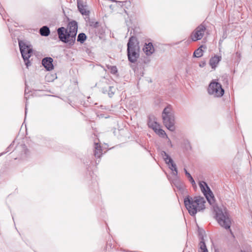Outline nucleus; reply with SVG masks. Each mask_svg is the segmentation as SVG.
Listing matches in <instances>:
<instances>
[{"instance_id": "f257e3e1", "label": "nucleus", "mask_w": 252, "mask_h": 252, "mask_svg": "<svg viewBox=\"0 0 252 252\" xmlns=\"http://www.w3.org/2000/svg\"><path fill=\"white\" fill-rule=\"evenodd\" d=\"M199 185L201 191L205 196L206 199L213 207L216 213V218L219 224L226 229H229L231 224V220L226 208L223 206L220 207L215 206V199L214 194L206 182H200Z\"/></svg>"}, {"instance_id": "f03ea898", "label": "nucleus", "mask_w": 252, "mask_h": 252, "mask_svg": "<svg viewBox=\"0 0 252 252\" xmlns=\"http://www.w3.org/2000/svg\"><path fill=\"white\" fill-rule=\"evenodd\" d=\"M77 29V23L75 21L70 22L67 29L61 27L58 29L59 38L63 42L67 43L69 46H72L75 42Z\"/></svg>"}, {"instance_id": "7ed1b4c3", "label": "nucleus", "mask_w": 252, "mask_h": 252, "mask_svg": "<svg viewBox=\"0 0 252 252\" xmlns=\"http://www.w3.org/2000/svg\"><path fill=\"white\" fill-rule=\"evenodd\" d=\"M206 199L200 196L191 197L188 196L184 198V204L190 215L195 216L198 212L205 208Z\"/></svg>"}, {"instance_id": "20e7f679", "label": "nucleus", "mask_w": 252, "mask_h": 252, "mask_svg": "<svg viewBox=\"0 0 252 252\" xmlns=\"http://www.w3.org/2000/svg\"><path fill=\"white\" fill-rule=\"evenodd\" d=\"M163 124L170 131H175L176 127L174 112L170 105L166 107L162 113Z\"/></svg>"}, {"instance_id": "39448f33", "label": "nucleus", "mask_w": 252, "mask_h": 252, "mask_svg": "<svg viewBox=\"0 0 252 252\" xmlns=\"http://www.w3.org/2000/svg\"><path fill=\"white\" fill-rule=\"evenodd\" d=\"M127 56L129 61L134 63L139 58V48L136 37L131 36L127 43Z\"/></svg>"}, {"instance_id": "423d86ee", "label": "nucleus", "mask_w": 252, "mask_h": 252, "mask_svg": "<svg viewBox=\"0 0 252 252\" xmlns=\"http://www.w3.org/2000/svg\"><path fill=\"white\" fill-rule=\"evenodd\" d=\"M18 43L22 56L28 67L30 64L29 59L32 52L31 45L28 43L22 40H19Z\"/></svg>"}, {"instance_id": "0eeeda50", "label": "nucleus", "mask_w": 252, "mask_h": 252, "mask_svg": "<svg viewBox=\"0 0 252 252\" xmlns=\"http://www.w3.org/2000/svg\"><path fill=\"white\" fill-rule=\"evenodd\" d=\"M208 93L216 97H221L224 94V90L220 84L216 81H212L209 84L208 89Z\"/></svg>"}, {"instance_id": "6e6552de", "label": "nucleus", "mask_w": 252, "mask_h": 252, "mask_svg": "<svg viewBox=\"0 0 252 252\" xmlns=\"http://www.w3.org/2000/svg\"><path fill=\"white\" fill-rule=\"evenodd\" d=\"M206 31L205 27L202 24L198 26L191 33L190 38L193 41L202 39Z\"/></svg>"}, {"instance_id": "1a4fd4ad", "label": "nucleus", "mask_w": 252, "mask_h": 252, "mask_svg": "<svg viewBox=\"0 0 252 252\" xmlns=\"http://www.w3.org/2000/svg\"><path fill=\"white\" fill-rule=\"evenodd\" d=\"M161 155L166 163L169 166V168L172 171L173 175L177 176L178 174L177 168L176 167V165L174 163L172 159L164 151H162L161 152Z\"/></svg>"}, {"instance_id": "9d476101", "label": "nucleus", "mask_w": 252, "mask_h": 252, "mask_svg": "<svg viewBox=\"0 0 252 252\" xmlns=\"http://www.w3.org/2000/svg\"><path fill=\"white\" fill-rule=\"evenodd\" d=\"M53 60L51 57H46L44 58L42 61V63L44 67L48 71L53 69Z\"/></svg>"}, {"instance_id": "9b49d317", "label": "nucleus", "mask_w": 252, "mask_h": 252, "mask_svg": "<svg viewBox=\"0 0 252 252\" xmlns=\"http://www.w3.org/2000/svg\"><path fill=\"white\" fill-rule=\"evenodd\" d=\"M154 48L152 43H146L144 48L143 51L147 55H151L154 52Z\"/></svg>"}, {"instance_id": "f8f14e48", "label": "nucleus", "mask_w": 252, "mask_h": 252, "mask_svg": "<svg viewBox=\"0 0 252 252\" xmlns=\"http://www.w3.org/2000/svg\"><path fill=\"white\" fill-rule=\"evenodd\" d=\"M220 60L221 57L220 56H215L212 57L210 60L209 62V64L211 66L212 68L215 69Z\"/></svg>"}, {"instance_id": "ddd939ff", "label": "nucleus", "mask_w": 252, "mask_h": 252, "mask_svg": "<svg viewBox=\"0 0 252 252\" xmlns=\"http://www.w3.org/2000/svg\"><path fill=\"white\" fill-rule=\"evenodd\" d=\"M77 7L79 11L83 15H87L88 11L86 8V6L84 5L83 2L80 0H77Z\"/></svg>"}, {"instance_id": "4468645a", "label": "nucleus", "mask_w": 252, "mask_h": 252, "mask_svg": "<svg viewBox=\"0 0 252 252\" xmlns=\"http://www.w3.org/2000/svg\"><path fill=\"white\" fill-rule=\"evenodd\" d=\"M39 33L42 36H47L50 34V31L47 26H44L40 28Z\"/></svg>"}, {"instance_id": "2eb2a0df", "label": "nucleus", "mask_w": 252, "mask_h": 252, "mask_svg": "<svg viewBox=\"0 0 252 252\" xmlns=\"http://www.w3.org/2000/svg\"><path fill=\"white\" fill-rule=\"evenodd\" d=\"M94 153L95 157L100 158L101 155V148L99 144L97 143H94Z\"/></svg>"}, {"instance_id": "dca6fc26", "label": "nucleus", "mask_w": 252, "mask_h": 252, "mask_svg": "<svg viewBox=\"0 0 252 252\" xmlns=\"http://www.w3.org/2000/svg\"><path fill=\"white\" fill-rule=\"evenodd\" d=\"M199 246L200 249L199 252H208V250L205 244L203 237L201 238Z\"/></svg>"}, {"instance_id": "f3484780", "label": "nucleus", "mask_w": 252, "mask_h": 252, "mask_svg": "<svg viewBox=\"0 0 252 252\" xmlns=\"http://www.w3.org/2000/svg\"><path fill=\"white\" fill-rule=\"evenodd\" d=\"M203 47V45L201 46L200 47H199L197 49H196L194 53L193 56L195 57L196 58H199L202 56L203 55V50L202 49V48Z\"/></svg>"}, {"instance_id": "a211bd4d", "label": "nucleus", "mask_w": 252, "mask_h": 252, "mask_svg": "<svg viewBox=\"0 0 252 252\" xmlns=\"http://www.w3.org/2000/svg\"><path fill=\"white\" fill-rule=\"evenodd\" d=\"M86 38L87 36L85 33H81L78 34L77 40V41L83 43L86 39Z\"/></svg>"}, {"instance_id": "6ab92c4d", "label": "nucleus", "mask_w": 252, "mask_h": 252, "mask_svg": "<svg viewBox=\"0 0 252 252\" xmlns=\"http://www.w3.org/2000/svg\"><path fill=\"white\" fill-rule=\"evenodd\" d=\"M106 67L108 70H110L112 74H116L118 72L117 68L116 66H111L110 65H107Z\"/></svg>"}, {"instance_id": "aec40b11", "label": "nucleus", "mask_w": 252, "mask_h": 252, "mask_svg": "<svg viewBox=\"0 0 252 252\" xmlns=\"http://www.w3.org/2000/svg\"><path fill=\"white\" fill-rule=\"evenodd\" d=\"M156 133L161 137H165L166 139H168V137L166 135L164 130L162 129L161 128H159L157 132Z\"/></svg>"}, {"instance_id": "412c9836", "label": "nucleus", "mask_w": 252, "mask_h": 252, "mask_svg": "<svg viewBox=\"0 0 252 252\" xmlns=\"http://www.w3.org/2000/svg\"><path fill=\"white\" fill-rule=\"evenodd\" d=\"M115 91L116 89L112 86H110L109 87V90L108 91H106V92H108V94L110 97H112L114 95V94L115 93Z\"/></svg>"}, {"instance_id": "4be33fe9", "label": "nucleus", "mask_w": 252, "mask_h": 252, "mask_svg": "<svg viewBox=\"0 0 252 252\" xmlns=\"http://www.w3.org/2000/svg\"><path fill=\"white\" fill-rule=\"evenodd\" d=\"M157 124L158 123L157 122L153 121L151 119H149L148 123V126L151 128H153L154 127L156 126Z\"/></svg>"}, {"instance_id": "5701e85b", "label": "nucleus", "mask_w": 252, "mask_h": 252, "mask_svg": "<svg viewBox=\"0 0 252 252\" xmlns=\"http://www.w3.org/2000/svg\"><path fill=\"white\" fill-rule=\"evenodd\" d=\"M184 171L185 172V174H186V175L187 176V177L188 178L189 181L191 179H192L193 178L192 177V176H191V175L189 173L187 169L186 168H184Z\"/></svg>"}, {"instance_id": "b1692460", "label": "nucleus", "mask_w": 252, "mask_h": 252, "mask_svg": "<svg viewBox=\"0 0 252 252\" xmlns=\"http://www.w3.org/2000/svg\"><path fill=\"white\" fill-rule=\"evenodd\" d=\"M160 128V126L158 124L157 126L154 127L152 129L154 130V131L156 133V132Z\"/></svg>"}, {"instance_id": "393cba45", "label": "nucleus", "mask_w": 252, "mask_h": 252, "mask_svg": "<svg viewBox=\"0 0 252 252\" xmlns=\"http://www.w3.org/2000/svg\"><path fill=\"white\" fill-rule=\"evenodd\" d=\"M50 77H52V78H51V80H53L54 79V78H55V76H54V75H51V74H48V75L46 76V77L47 79H50ZM48 81H50V80H48Z\"/></svg>"}, {"instance_id": "a878e982", "label": "nucleus", "mask_w": 252, "mask_h": 252, "mask_svg": "<svg viewBox=\"0 0 252 252\" xmlns=\"http://www.w3.org/2000/svg\"><path fill=\"white\" fill-rule=\"evenodd\" d=\"M24 150V152L26 155L28 154V152H29L28 150L26 148V147L24 146L23 147Z\"/></svg>"}, {"instance_id": "bb28decb", "label": "nucleus", "mask_w": 252, "mask_h": 252, "mask_svg": "<svg viewBox=\"0 0 252 252\" xmlns=\"http://www.w3.org/2000/svg\"><path fill=\"white\" fill-rule=\"evenodd\" d=\"M189 181L190 182V183H191V184L192 185H195V181L194 180V179L192 178V179H191Z\"/></svg>"}, {"instance_id": "cd10ccee", "label": "nucleus", "mask_w": 252, "mask_h": 252, "mask_svg": "<svg viewBox=\"0 0 252 252\" xmlns=\"http://www.w3.org/2000/svg\"><path fill=\"white\" fill-rule=\"evenodd\" d=\"M9 30L10 32H11L12 38H14V37L15 35H14V33L12 32V30L10 29V28H9Z\"/></svg>"}, {"instance_id": "c85d7f7f", "label": "nucleus", "mask_w": 252, "mask_h": 252, "mask_svg": "<svg viewBox=\"0 0 252 252\" xmlns=\"http://www.w3.org/2000/svg\"><path fill=\"white\" fill-rule=\"evenodd\" d=\"M205 63H203L202 64H200L199 66L200 67H203L205 65Z\"/></svg>"}, {"instance_id": "c756f323", "label": "nucleus", "mask_w": 252, "mask_h": 252, "mask_svg": "<svg viewBox=\"0 0 252 252\" xmlns=\"http://www.w3.org/2000/svg\"><path fill=\"white\" fill-rule=\"evenodd\" d=\"M167 139L168 140V144H170L171 146H172L171 140L169 138Z\"/></svg>"}]
</instances>
